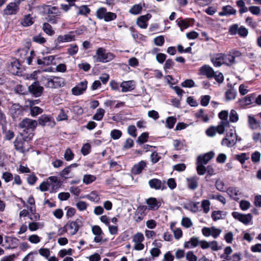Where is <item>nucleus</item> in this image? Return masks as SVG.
Returning <instances> with one entry per match:
<instances>
[{
	"label": "nucleus",
	"mask_w": 261,
	"mask_h": 261,
	"mask_svg": "<svg viewBox=\"0 0 261 261\" xmlns=\"http://www.w3.org/2000/svg\"><path fill=\"white\" fill-rule=\"evenodd\" d=\"M142 7L141 5H135L132 7V8L130 9L129 12L131 14L137 15L139 14L142 11Z\"/></svg>",
	"instance_id": "8fccbe9b"
},
{
	"label": "nucleus",
	"mask_w": 261,
	"mask_h": 261,
	"mask_svg": "<svg viewBox=\"0 0 261 261\" xmlns=\"http://www.w3.org/2000/svg\"><path fill=\"white\" fill-rule=\"evenodd\" d=\"M196 165L197 173L200 175H204L206 171V167L204 166V165L197 162Z\"/></svg>",
	"instance_id": "de8ad7c7"
},
{
	"label": "nucleus",
	"mask_w": 261,
	"mask_h": 261,
	"mask_svg": "<svg viewBox=\"0 0 261 261\" xmlns=\"http://www.w3.org/2000/svg\"><path fill=\"white\" fill-rule=\"evenodd\" d=\"M176 122L175 117L171 116L167 118L166 120V126L169 129L172 128Z\"/></svg>",
	"instance_id": "58836bf2"
},
{
	"label": "nucleus",
	"mask_w": 261,
	"mask_h": 261,
	"mask_svg": "<svg viewBox=\"0 0 261 261\" xmlns=\"http://www.w3.org/2000/svg\"><path fill=\"white\" fill-rule=\"evenodd\" d=\"M181 85L183 87L192 88L195 86V83L192 80L188 79L184 81Z\"/></svg>",
	"instance_id": "69168bd1"
},
{
	"label": "nucleus",
	"mask_w": 261,
	"mask_h": 261,
	"mask_svg": "<svg viewBox=\"0 0 261 261\" xmlns=\"http://www.w3.org/2000/svg\"><path fill=\"white\" fill-rule=\"evenodd\" d=\"M96 15L99 19H103L106 22L115 20L117 18L116 13L107 12V9L103 7L98 8L96 11Z\"/></svg>",
	"instance_id": "7ed1b4c3"
},
{
	"label": "nucleus",
	"mask_w": 261,
	"mask_h": 261,
	"mask_svg": "<svg viewBox=\"0 0 261 261\" xmlns=\"http://www.w3.org/2000/svg\"><path fill=\"white\" fill-rule=\"evenodd\" d=\"M148 183L151 188L159 190L162 188V181L157 178H153L150 180Z\"/></svg>",
	"instance_id": "2f4dec72"
},
{
	"label": "nucleus",
	"mask_w": 261,
	"mask_h": 261,
	"mask_svg": "<svg viewBox=\"0 0 261 261\" xmlns=\"http://www.w3.org/2000/svg\"><path fill=\"white\" fill-rule=\"evenodd\" d=\"M164 42L165 39L163 36H159L154 39V43L156 46H162Z\"/></svg>",
	"instance_id": "e2e57ef3"
},
{
	"label": "nucleus",
	"mask_w": 261,
	"mask_h": 261,
	"mask_svg": "<svg viewBox=\"0 0 261 261\" xmlns=\"http://www.w3.org/2000/svg\"><path fill=\"white\" fill-rule=\"evenodd\" d=\"M237 13L236 9L233 8L230 5L223 6L222 8V11L219 13V15L222 16H229L231 15H235Z\"/></svg>",
	"instance_id": "a211bd4d"
},
{
	"label": "nucleus",
	"mask_w": 261,
	"mask_h": 261,
	"mask_svg": "<svg viewBox=\"0 0 261 261\" xmlns=\"http://www.w3.org/2000/svg\"><path fill=\"white\" fill-rule=\"evenodd\" d=\"M147 209V206L145 205H140L137 207L134 217L136 222L139 223L144 219L146 215Z\"/></svg>",
	"instance_id": "1a4fd4ad"
},
{
	"label": "nucleus",
	"mask_w": 261,
	"mask_h": 261,
	"mask_svg": "<svg viewBox=\"0 0 261 261\" xmlns=\"http://www.w3.org/2000/svg\"><path fill=\"white\" fill-rule=\"evenodd\" d=\"M194 21V19L192 18L186 20L181 18H179L176 20L177 25L180 28L181 31H182L184 29L188 28L190 23H193Z\"/></svg>",
	"instance_id": "412c9836"
},
{
	"label": "nucleus",
	"mask_w": 261,
	"mask_h": 261,
	"mask_svg": "<svg viewBox=\"0 0 261 261\" xmlns=\"http://www.w3.org/2000/svg\"><path fill=\"white\" fill-rule=\"evenodd\" d=\"M146 203L148 205L149 210H157L161 206V202L158 201L155 198L150 197L146 200Z\"/></svg>",
	"instance_id": "aec40b11"
},
{
	"label": "nucleus",
	"mask_w": 261,
	"mask_h": 261,
	"mask_svg": "<svg viewBox=\"0 0 261 261\" xmlns=\"http://www.w3.org/2000/svg\"><path fill=\"white\" fill-rule=\"evenodd\" d=\"M210 202L208 200H203L201 202V207L203 210V212L207 214L210 211Z\"/></svg>",
	"instance_id": "13d9d810"
},
{
	"label": "nucleus",
	"mask_w": 261,
	"mask_h": 261,
	"mask_svg": "<svg viewBox=\"0 0 261 261\" xmlns=\"http://www.w3.org/2000/svg\"><path fill=\"white\" fill-rule=\"evenodd\" d=\"M235 159L239 161L241 164H243L246 160L249 159V156L246 153H241L240 154H236Z\"/></svg>",
	"instance_id": "a19ab883"
},
{
	"label": "nucleus",
	"mask_w": 261,
	"mask_h": 261,
	"mask_svg": "<svg viewBox=\"0 0 261 261\" xmlns=\"http://www.w3.org/2000/svg\"><path fill=\"white\" fill-rule=\"evenodd\" d=\"M45 81V86L50 88H58L64 85V79L60 77H50L46 78Z\"/></svg>",
	"instance_id": "20e7f679"
},
{
	"label": "nucleus",
	"mask_w": 261,
	"mask_h": 261,
	"mask_svg": "<svg viewBox=\"0 0 261 261\" xmlns=\"http://www.w3.org/2000/svg\"><path fill=\"white\" fill-rule=\"evenodd\" d=\"M219 118L221 120V122L226 125L229 124V121L227 120L228 113L227 111H222L218 114Z\"/></svg>",
	"instance_id": "c9c22d12"
},
{
	"label": "nucleus",
	"mask_w": 261,
	"mask_h": 261,
	"mask_svg": "<svg viewBox=\"0 0 261 261\" xmlns=\"http://www.w3.org/2000/svg\"><path fill=\"white\" fill-rule=\"evenodd\" d=\"M122 135V134L121 131L116 129H113L111 132L110 134L111 138L114 140H117L119 139L121 137Z\"/></svg>",
	"instance_id": "09e8293b"
},
{
	"label": "nucleus",
	"mask_w": 261,
	"mask_h": 261,
	"mask_svg": "<svg viewBox=\"0 0 261 261\" xmlns=\"http://www.w3.org/2000/svg\"><path fill=\"white\" fill-rule=\"evenodd\" d=\"M87 81L80 82L76 87L72 89V93L75 95H79L83 93L87 87Z\"/></svg>",
	"instance_id": "f8f14e48"
},
{
	"label": "nucleus",
	"mask_w": 261,
	"mask_h": 261,
	"mask_svg": "<svg viewBox=\"0 0 261 261\" xmlns=\"http://www.w3.org/2000/svg\"><path fill=\"white\" fill-rule=\"evenodd\" d=\"M40 7L43 10L44 13L48 14H55L58 15L60 13V11L57 7L50 6L46 5H43L40 6Z\"/></svg>",
	"instance_id": "6ab92c4d"
},
{
	"label": "nucleus",
	"mask_w": 261,
	"mask_h": 261,
	"mask_svg": "<svg viewBox=\"0 0 261 261\" xmlns=\"http://www.w3.org/2000/svg\"><path fill=\"white\" fill-rule=\"evenodd\" d=\"M38 125L36 120H32L30 118H24L20 123L19 126L21 128L27 130H34Z\"/></svg>",
	"instance_id": "39448f33"
},
{
	"label": "nucleus",
	"mask_w": 261,
	"mask_h": 261,
	"mask_svg": "<svg viewBox=\"0 0 261 261\" xmlns=\"http://www.w3.org/2000/svg\"><path fill=\"white\" fill-rule=\"evenodd\" d=\"M105 111L103 109L99 108L97 110L96 113L93 115V119L100 121L101 120L105 114Z\"/></svg>",
	"instance_id": "ea45409f"
},
{
	"label": "nucleus",
	"mask_w": 261,
	"mask_h": 261,
	"mask_svg": "<svg viewBox=\"0 0 261 261\" xmlns=\"http://www.w3.org/2000/svg\"><path fill=\"white\" fill-rule=\"evenodd\" d=\"M201 75L206 76L208 79L213 78L215 71L212 67L207 65H204L199 69Z\"/></svg>",
	"instance_id": "9b49d317"
},
{
	"label": "nucleus",
	"mask_w": 261,
	"mask_h": 261,
	"mask_svg": "<svg viewBox=\"0 0 261 261\" xmlns=\"http://www.w3.org/2000/svg\"><path fill=\"white\" fill-rule=\"evenodd\" d=\"M221 232L222 230L220 229L217 228L214 226L211 227V236H212L214 238H217Z\"/></svg>",
	"instance_id": "0e129e2a"
},
{
	"label": "nucleus",
	"mask_w": 261,
	"mask_h": 261,
	"mask_svg": "<svg viewBox=\"0 0 261 261\" xmlns=\"http://www.w3.org/2000/svg\"><path fill=\"white\" fill-rule=\"evenodd\" d=\"M238 34L240 37H246L248 34V31L246 28L243 25H241L239 28Z\"/></svg>",
	"instance_id": "052dcab7"
},
{
	"label": "nucleus",
	"mask_w": 261,
	"mask_h": 261,
	"mask_svg": "<svg viewBox=\"0 0 261 261\" xmlns=\"http://www.w3.org/2000/svg\"><path fill=\"white\" fill-rule=\"evenodd\" d=\"M229 126V124H226L225 125L224 123H223L222 122H220L219 124L217 126H215V128H216L217 133H219V134H222L224 133L225 128L228 127Z\"/></svg>",
	"instance_id": "49530a36"
},
{
	"label": "nucleus",
	"mask_w": 261,
	"mask_h": 261,
	"mask_svg": "<svg viewBox=\"0 0 261 261\" xmlns=\"http://www.w3.org/2000/svg\"><path fill=\"white\" fill-rule=\"evenodd\" d=\"M144 240V237L142 233L137 232L133 238V241L134 243H142Z\"/></svg>",
	"instance_id": "3c124183"
},
{
	"label": "nucleus",
	"mask_w": 261,
	"mask_h": 261,
	"mask_svg": "<svg viewBox=\"0 0 261 261\" xmlns=\"http://www.w3.org/2000/svg\"><path fill=\"white\" fill-rule=\"evenodd\" d=\"M198 179L199 178L197 176L187 178V180L188 188L192 190H195L198 187Z\"/></svg>",
	"instance_id": "bb28decb"
},
{
	"label": "nucleus",
	"mask_w": 261,
	"mask_h": 261,
	"mask_svg": "<svg viewBox=\"0 0 261 261\" xmlns=\"http://www.w3.org/2000/svg\"><path fill=\"white\" fill-rule=\"evenodd\" d=\"M42 29L48 35L51 36L55 34V31L53 30L52 27L47 22H44L43 24Z\"/></svg>",
	"instance_id": "e433bc0d"
},
{
	"label": "nucleus",
	"mask_w": 261,
	"mask_h": 261,
	"mask_svg": "<svg viewBox=\"0 0 261 261\" xmlns=\"http://www.w3.org/2000/svg\"><path fill=\"white\" fill-rule=\"evenodd\" d=\"M196 116L197 118H201L203 122H207L208 120V117L207 115L204 114V110L200 109L196 113Z\"/></svg>",
	"instance_id": "a18cd8bd"
},
{
	"label": "nucleus",
	"mask_w": 261,
	"mask_h": 261,
	"mask_svg": "<svg viewBox=\"0 0 261 261\" xmlns=\"http://www.w3.org/2000/svg\"><path fill=\"white\" fill-rule=\"evenodd\" d=\"M96 57V61L97 62L107 63L113 60L115 57V55L110 52H107L102 47H99L96 51V55L94 58Z\"/></svg>",
	"instance_id": "f257e3e1"
},
{
	"label": "nucleus",
	"mask_w": 261,
	"mask_h": 261,
	"mask_svg": "<svg viewBox=\"0 0 261 261\" xmlns=\"http://www.w3.org/2000/svg\"><path fill=\"white\" fill-rule=\"evenodd\" d=\"M248 122L249 127L253 130L256 129L259 126V122L251 115L248 116Z\"/></svg>",
	"instance_id": "7c9ffc66"
},
{
	"label": "nucleus",
	"mask_w": 261,
	"mask_h": 261,
	"mask_svg": "<svg viewBox=\"0 0 261 261\" xmlns=\"http://www.w3.org/2000/svg\"><path fill=\"white\" fill-rule=\"evenodd\" d=\"M39 124L41 126L49 125L51 121H54L52 120V118L46 115H42L38 119Z\"/></svg>",
	"instance_id": "a878e982"
},
{
	"label": "nucleus",
	"mask_w": 261,
	"mask_h": 261,
	"mask_svg": "<svg viewBox=\"0 0 261 261\" xmlns=\"http://www.w3.org/2000/svg\"><path fill=\"white\" fill-rule=\"evenodd\" d=\"M224 64L230 65L234 63L235 57L230 54H223Z\"/></svg>",
	"instance_id": "72a5a7b5"
},
{
	"label": "nucleus",
	"mask_w": 261,
	"mask_h": 261,
	"mask_svg": "<svg viewBox=\"0 0 261 261\" xmlns=\"http://www.w3.org/2000/svg\"><path fill=\"white\" fill-rule=\"evenodd\" d=\"M137 129L135 125H129L127 127V133L128 134L132 136L133 137H137V133H136Z\"/></svg>",
	"instance_id": "680f3d73"
},
{
	"label": "nucleus",
	"mask_w": 261,
	"mask_h": 261,
	"mask_svg": "<svg viewBox=\"0 0 261 261\" xmlns=\"http://www.w3.org/2000/svg\"><path fill=\"white\" fill-rule=\"evenodd\" d=\"M146 166V162L143 161H141L138 164L134 166L132 169V173L134 174H138L140 173Z\"/></svg>",
	"instance_id": "b1692460"
},
{
	"label": "nucleus",
	"mask_w": 261,
	"mask_h": 261,
	"mask_svg": "<svg viewBox=\"0 0 261 261\" xmlns=\"http://www.w3.org/2000/svg\"><path fill=\"white\" fill-rule=\"evenodd\" d=\"M255 96H256L255 93L247 95L243 98L242 100L245 102V105H251L253 101H255Z\"/></svg>",
	"instance_id": "f704fd0d"
},
{
	"label": "nucleus",
	"mask_w": 261,
	"mask_h": 261,
	"mask_svg": "<svg viewBox=\"0 0 261 261\" xmlns=\"http://www.w3.org/2000/svg\"><path fill=\"white\" fill-rule=\"evenodd\" d=\"M6 241L10 244V245L12 248H16L17 246L19 240L15 238L7 237L6 238Z\"/></svg>",
	"instance_id": "37998d69"
},
{
	"label": "nucleus",
	"mask_w": 261,
	"mask_h": 261,
	"mask_svg": "<svg viewBox=\"0 0 261 261\" xmlns=\"http://www.w3.org/2000/svg\"><path fill=\"white\" fill-rule=\"evenodd\" d=\"M239 25L238 24H233L230 25L228 29V33L231 35H236L238 33Z\"/></svg>",
	"instance_id": "4d7b16f0"
},
{
	"label": "nucleus",
	"mask_w": 261,
	"mask_h": 261,
	"mask_svg": "<svg viewBox=\"0 0 261 261\" xmlns=\"http://www.w3.org/2000/svg\"><path fill=\"white\" fill-rule=\"evenodd\" d=\"M91 150V145L89 143L85 144L81 148V152L84 155H88Z\"/></svg>",
	"instance_id": "bf43d9fd"
},
{
	"label": "nucleus",
	"mask_w": 261,
	"mask_h": 261,
	"mask_svg": "<svg viewBox=\"0 0 261 261\" xmlns=\"http://www.w3.org/2000/svg\"><path fill=\"white\" fill-rule=\"evenodd\" d=\"M214 152L212 151L205 153L204 155H201L198 156L197 162L206 165L214 157Z\"/></svg>",
	"instance_id": "ddd939ff"
},
{
	"label": "nucleus",
	"mask_w": 261,
	"mask_h": 261,
	"mask_svg": "<svg viewBox=\"0 0 261 261\" xmlns=\"http://www.w3.org/2000/svg\"><path fill=\"white\" fill-rule=\"evenodd\" d=\"M70 47L67 49V53L70 56H73L77 54L79 47L75 44H71Z\"/></svg>",
	"instance_id": "79ce46f5"
},
{
	"label": "nucleus",
	"mask_w": 261,
	"mask_h": 261,
	"mask_svg": "<svg viewBox=\"0 0 261 261\" xmlns=\"http://www.w3.org/2000/svg\"><path fill=\"white\" fill-rule=\"evenodd\" d=\"M181 224L183 226L186 228H189L192 226V222L191 219L189 218H183L181 220Z\"/></svg>",
	"instance_id": "338daca9"
},
{
	"label": "nucleus",
	"mask_w": 261,
	"mask_h": 261,
	"mask_svg": "<svg viewBox=\"0 0 261 261\" xmlns=\"http://www.w3.org/2000/svg\"><path fill=\"white\" fill-rule=\"evenodd\" d=\"M149 137L148 133L147 132L143 133L137 139V142L140 144H143L147 141Z\"/></svg>",
	"instance_id": "864d4df0"
},
{
	"label": "nucleus",
	"mask_w": 261,
	"mask_h": 261,
	"mask_svg": "<svg viewBox=\"0 0 261 261\" xmlns=\"http://www.w3.org/2000/svg\"><path fill=\"white\" fill-rule=\"evenodd\" d=\"M76 206L79 211H83L86 210L88 204L84 201H79L76 203Z\"/></svg>",
	"instance_id": "774afa93"
},
{
	"label": "nucleus",
	"mask_w": 261,
	"mask_h": 261,
	"mask_svg": "<svg viewBox=\"0 0 261 261\" xmlns=\"http://www.w3.org/2000/svg\"><path fill=\"white\" fill-rule=\"evenodd\" d=\"M238 136L236 133V130L231 129L229 132L226 133L225 137L222 139L221 145L228 147H231L236 144Z\"/></svg>",
	"instance_id": "f03ea898"
},
{
	"label": "nucleus",
	"mask_w": 261,
	"mask_h": 261,
	"mask_svg": "<svg viewBox=\"0 0 261 261\" xmlns=\"http://www.w3.org/2000/svg\"><path fill=\"white\" fill-rule=\"evenodd\" d=\"M239 120V115L236 111L231 110L229 115V121L231 122H236Z\"/></svg>",
	"instance_id": "603ef678"
},
{
	"label": "nucleus",
	"mask_w": 261,
	"mask_h": 261,
	"mask_svg": "<svg viewBox=\"0 0 261 261\" xmlns=\"http://www.w3.org/2000/svg\"><path fill=\"white\" fill-rule=\"evenodd\" d=\"M96 179L95 176L91 174H85L83 176V181L86 185H89Z\"/></svg>",
	"instance_id": "4c0bfd02"
},
{
	"label": "nucleus",
	"mask_w": 261,
	"mask_h": 261,
	"mask_svg": "<svg viewBox=\"0 0 261 261\" xmlns=\"http://www.w3.org/2000/svg\"><path fill=\"white\" fill-rule=\"evenodd\" d=\"M92 233L95 235L94 241L96 243H99L102 241L103 233L101 228L98 225H94L92 227Z\"/></svg>",
	"instance_id": "2eb2a0df"
},
{
	"label": "nucleus",
	"mask_w": 261,
	"mask_h": 261,
	"mask_svg": "<svg viewBox=\"0 0 261 261\" xmlns=\"http://www.w3.org/2000/svg\"><path fill=\"white\" fill-rule=\"evenodd\" d=\"M90 12V9L86 5H83L79 8L78 15H87Z\"/></svg>",
	"instance_id": "6e6d98bb"
},
{
	"label": "nucleus",
	"mask_w": 261,
	"mask_h": 261,
	"mask_svg": "<svg viewBox=\"0 0 261 261\" xmlns=\"http://www.w3.org/2000/svg\"><path fill=\"white\" fill-rule=\"evenodd\" d=\"M150 14L140 16L137 21V25L142 29H146L147 27V21L151 18Z\"/></svg>",
	"instance_id": "dca6fc26"
},
{
	"label": "nucleus",
	"mask_w": 261,
	"mask_h": 261,
	"mask_svg": "<svg viewBox=\"0 0 261 261\" xmlns=\"http://www.w3.org/2000/svg\"><path fill=\"white\" fill-rule=\"evenodd\" d=\"M82 221L80 219H76L74 221L68 222L66 226L69 233L73 236L76 233L80 227L82 225Z\"/></svg>",
	"instance_id": "6e6552de"
},
{
	"label": "nucleus",
	"mask_w": 261,
	"mask_h": 261,
	"mask_svg": "<svg viewBox=\"0 0 261 261\" xmlns=\"http://www.w3.org/2000/svg\"><path fill=\"white\" fill-rule=\"evenodd\" d=\"M19 66L20 64L18 61L15 60L11 62L10 66L9 67V70L13 74L18 75L20 73Z\"/></svg>",
	"instance_id": "393cba45"
},
{
	"label": "nucleus",
	"mask_w": 261,
	"mask_h": 261,
	"mask_svg": "<svg viewBox=\"0 0 261 261\" xmlns=\"http://www.w3.org/2000/svg\"><path fill=\"white\" fill-rule=\"evenodd\" d=\"M133 81H124L121 83L120 87H121V91L126 92L131 91L135 89V85Z\"/></svg>",
	"instance_id": "5701e85b"
},
{
	"label": "nucleus",
	"mask_w": 261,
	"mask_h": 261,
	"mask_svg": "<svg viewBox=\"0 0 261 261\" xmlns=\"http://www.w3.org/2000/svg\"><path fill=\"white\" fill-rule=\"evenodd\" d=\"M75 35H74V32L71 31L68 34L64 35H59L56 41L57 43H60L62 42H70L74 40Z\"/></svg>",
	"instance_id": "4468645a"
},
{
	"label": "nucleus",
	"mask_w": 261,
	"mask_h": 261,
	"mask_svg": "<svg viewBox=\"0 0 261 261\" xmlns=\"http://www.w3.org/2000/svg\"><path fill=\"white\" fill-rule=\"evenodd\" d=\"M64 156L66 161H70L74 158V154L71 150L68 148L65 150Z\"/></svg>",
	"instance_id": "c03bdc74"
},
{
	"label": "nucleus",
	"mask_w": 261,
	"mask_h": 261,
	"mask_svg": "<svg viewBox=\"0 0 261 261\" xmlns=\"http://www.w3.org/2000/svg\"><path fill=\"white\" fill-rule=\"evenodd\" d=\"M10 110L14 117L22 115L23 112L22 107L19 103H13L11 107Z\"/></svg>",
	"instance_id": "4be33fe9"
},
{
	"label": "nucleus",
	"mask_w": 261,
	"mask_h": 261,
	"mask_svg": "<svg viewBox=\"0 0 261 261\" xmlns=\"http://www.w3.org/2000/svg\"><path fill=\"white\" fill-rule=\"evenodd\" d=\"M34 22L33 18L31 16V14L24 15L21 21V24L25 27L32 25Z\"/></svg>",
	"instance_id": "c756f323"
},
{
	"label": "nucleus",
	"mask_w": 261,
	"mask_h": 261,
	"mask_svg": "<svg viewBox=\"0 0 261 261\" xmlns=\"http://www.w3.org/2000/svg\"><path fill=\"white\" fill-rule=\"evenodd\" d=\"M211 60L215 67H220L224 64L223 54H215L211 57Z\"/></svg>",
	"instance_id": "f3484780"
},
{
	"label": "nucleus",
	"mask_w": 261,
	"mask_h": 261,
	"mask_svg": "<svg viewBox=\"0 0 261 261\" xmlns=\"http://www.w3.org/2000/svg\"><path fill=\"white\" fill-rule=\"evenodd\" d=\"M31 107V114L33 117H36L43 112V110L38 107L32 106Z\"/></svg>",
	"instance_id": "5fc2aeb1"
},
{
	"label": "nucleus",
	"mask_w": 261,
	"mask_h": 261,
	"mask_svg": "<svg viewBox=\"0 0 261 261\" xmlns=\"http://www.w3.org/2000/svg\"><path fill=\"white\" fill-rule=\"evenodd\" d=\"M237 93V90L231 86L230 88L225 92V97L226 101L234 99L236 98Z\"/></svg>",
	"instance_id": "c85d7f7f"
},
{
	"label": "nucleus",
	"mask_w": 261,
	"mask_h": 261,
	"mask_svg": "<svg viewBox=\"0 0 261 261\" xmlns=\"http://www.w3.org/2000/svg\"><path fill=\"white\" fill-rule=\"evenodd\" d=\"M227 193L230 197L235 200L239 199V198L236 197L239 194V190L238 188L229 187L227 190Z\"/></svg>",
	"instance_id": "473e14b6"
},
{
	"label": "nucleus",
	"mask_w": 261,
	"mask_h": 261,
	"mask_svg": "<svg viewBox=\"0 0 261 261\" xmlns=\"http://www.w3.org/2000/svg\"><path fill=\"white\" fill-rule=\"evenodd\" d=\"M227 213L222 211H214L212 213V218L214 221L221 219H224L226 216Z\"/></svg>",
	"instance_id": "cd10ccee"
},
{
	"label": "nucleus",
	"mask_w": 261,
	"mask_h": 261,
	"mask_svg": "<svg viewBox=\"0 0 261 261\" xmlns=\"http://www.w3.org/2000/svg\"><path fill=\"white\" fill-rule=\"evenodd\" d=\"M28 90L31 94L38 97L42 95L44 88L40 86L39 82H34L29 87Z\"/></svg>",
	"instance_id": "423d86ee"
},
{
	"label": "nucleus",
	"mask_w": 261,
	"mask_h": 261,
	"mask_svg": "<svg viewBox=\"0 0 261 261\" xmlns=\"http://www.w3.org/2000/svg\"><path fill=\"white\" fill-rule=\"evenodd\" d=\"M19 8L14 2L8 4L4 10V14L6 15H15L19 11Z\"/></svg>",
	"instance_id": "9d476101"
},
{
	"label": "nucleus",
	"mask_w": 261,
	"mask_h": 261,
	"mask_svg": "<svg viewBox=\"0 0 261 261\" xmlns=\"http://www.w3.org/2000/svg\"><path fill=\"white\" fill-rule=\"evenodd\" d=\"M231 215L235 219L238 220L245 225L248 224L252 219V216L250 214H243L237 212H233Z\"/></svg>",
	"instance_id": "0eeeda50"
}]
</instances>
